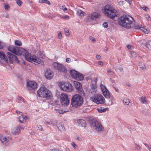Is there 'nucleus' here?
<instances>
[{"instance_id": "nucleus-59", "label": "nucleus", "mask_w": 151, "mask_h": 151, "mask_svg": "<svg viewBox=\"0 0 151 151\" xmlns=\"http://www.w3.org/2000/svg\"><path fill=\"white\" fill-rule=\"evenodd\" d=\"M107 73H108V74H110L111 73H112V71H111V70H107Z\"/></svg>"}, {"instance_id": "nucleus-37", "label": "nucleus", "mask_w": 151, "mask_h": 151, "mask_svg": "<svg viewBox=\"0 0 151 151\" xmlns=\"http://www.w3.org/2000/svg\"><path fill=\"white\" fill-rule=\"evenodd\" d=\"M72 146L75 149H77L78 147L77 145L75 144L74 142H72L71 144Z\"/></svg>"}, {"instance_id": "nucleus-43", "label": "nucleus", "mask_w": 151, "mask_h": 151, "mask_svg": "<svg viewBox=\"0 0 151 151\" xmlns=\"http://www.w3.org/2000/svg\"><path fill=\"white\" fill-rule=\"evenodd\" d=\"M131 55L133 57H135L137 56V54L134 52H132L131 53Z\"/></svg>"}, {"instance_id": "nucleus-9", "label": "nucleus", "mask_w": 151, "mask_h": 151, "mask_svg": "<svg viewBox=\"0 0 151 151\" xmlns=\"http://www.w3.org/2000/svg\"><path fill=\"white\" fill-rule=\"evenodd\" d=\"M52 65L55 69L60 72L65 73L67 71L65 67L62 64L58 63L56 62H54L52 64Z\"/></svg>"}, {"instance_id": "nucleus-57", "label": "nucleus", "mask_w": 151, "mask_h": 151, "mask_svg": "<svg viewBox=\"0 0 151 151\" xmlns=\"http://www.w3.org/2000/svg\"><path fill=\"white\" fill-rule=\"evenodd\" d=\"M63 17L66 19H69V17L68 16H64Z\"/></svg>"}, {"instance_id": "nucleus-10", "label": "nucleus", "mask_w": 151, "mask_h": 151, "mask_svg": "<svg viewBox=\"0 0 151 151\" xmlns=\"http://www.w3.org/2000/svg\"><path fill=\"white\" fill-rule=\"evenodd\" d=\"M61 103L63 106H67L69 104L70 100L68 96L65 93H62L61 97Z\"/></svg>"}, {"instance_id": "nucleus-19", "label": "nucleus", "mask_w": 151, "mask_h": 151, "mask_svg": "<svg viewBox=\"0 0 151 151\" xmlns=\"http://www.w3.org/2000/svg\"><path fill=\"white\" fill-rule=\"evenodd\" d=\"M0 58L1 59L3 60L5 63L7 62L8 59L7 57L4 53L1 51H0Z\"/></svg>"}, {"instance_id": "nucleus-7", "label": "nucleus", "mask_w": 151, "mask_h": 151, "mask_svg": "<svg viewBox=\"0 0 151 151\" xmlns=\"http://www.w3.org/2000/svg\"><path fill=\"white\" fill-rule=\"evenodd\" d=\"M60 84L61 88L64 91L70 92L72 91L73 89L72 84L68 82H61Z\"/></svg>"}, {"instance_id": "nucleus-27", "label": "nucleus", "mask_w": 151, "mask_h": 151, "mask_svg": "<svg viewBox=\"0 0 151 151\" xmlns=\"http://www.w3.org/2000/svg\"><path fill=\"white\" fill-rule=\"evenodd\" d=\"M141 102L145 104H147L148 103V101L147 100L146 98L143 97L142 96L141 97Z\"/></svg>"}, {"instance_id": "nucleus-31", "label": "nucleus", "mask_w": 151, "mask_h": 151, "mask_svg": "<svg viewBox=\"0 0 151 151\" xmlns=\"http://www.w3.org/2000/svg\"><path fill=\"white\" fill-rule=\"evenodd\" d=\"M146 46L148 49H151V41H149L147 42Z\"/></svg>"}, {"instance_id": "nucleus-48", "label": "nucleus", "mask_w": 151, "mask_h": 151, "mask_svg": "<svg viewBox=\"0 0 151 151\" xmlns=\"http://www.w3.org/2000/svg\"><path fill=\"white\" fill-rule=\"evenodd\" d=\"M97 63L99 65H100L101 66H103L104 65V63L102 61H98Z\"/></svg>"}, {"instance_id": "nucleus-52", "label": "nucleus", "mask_w": 151, "mask_h": 151, "mask_svg": "<svg viewBox=\"0 0 151 151\" xmlns=\"http://www.w3.org/2000/svg\"><path fill=\"white\" fill-rule=\"evenodd\" d=\"M44 3L46 4L49 5H50L51 4L50 2L49 1L47 0H45V2Z\"/></svg>"}, {"instance_id": "nucleus-25", "label": "nucleus", "mask_w": 151, "mask_h": 151, "mask_svg": "<svg viewBox=\"0 0 151 151\" xmlns=\"http://www.w3.org/2000/svg\"><path fill=\"white\" fill-rule=\"evenodd\" d=\"M78 73L76 71L74 70H71L70 73L73 78L75 79Z\"/></svg>"}, {"instance_id": "nucleus-20", "label": "nucleus", "mask_w": 151, "mask_h": 151, "mask_svg": "<svg viewBox=\"0 0 151 151\" xmlns=\"http://www.w3.org/2000/svg\"><path fill=\"white\" fill-rule=\"evenodd\" d=\"M78 123L79 126H81L83 127H86V122L83 119H79L78 120Z\"/></svg>"}, {"instance_id": "nucleus-28", "label": "nucleus", "mask_w": 151, "mask_h": 151, "mask_svg": "<svg viewBox=\"0 0 151 151\" xmlns=\"http://www.w3.org/2000/svg\"><path fill=\"white\" fill-rule=\"evenodd\" d=\"M141 30L144 33L146 34H148L150 31L148 29H146L145 27H141Z\"/></svg>"}, {"instance_id": "nucleus-46", "label": "nucleus", "mask_w": 151, "mask_h": 151, "mask_svg": "<svg viewBox=\"0 0 151 151\" xmlns=\"http://www.w3.org/2000/svg\"><path fill=\"white\" fill-rule=\"evenodd\" d=\"M37 129L41 131L42 129V128L41 126L40 125H37Z\"/></svg>"}, {"instance_id": "nucleus-45", "label": "nucleus", "mask_w": 151, "mask_h": 151, "mask_svg": "<svg viewBox=\"0 0 151 151\" xmlns=\"http://www.w3.org/2000/svg\"><path fill=\"white\" fill-rule=\"evenodd\" d=\"M60 8L61 9H62L64 11L66 10L67 9V8L64 5L61 6Z\"/></svg>"}, {"instance_id": "nucleus-15", "label": "nucleus", "mask_w": 151, "mask_h": 151, "mask_svg": "<svg viewBox=\"0 0 151 151\" xmlns=\"http://www.w3.org/2000/svg\"><path fill=\"white\" fill-rule=\"evenodd\" d=\"M53 73L51 70L48 69L46 70L45 73V76L46 79H50L53 78Z\"/></svg>"}, {"instance_id": "nucleus-55", "label": "nucleus", "mask_w": 151, "mask_h": 151, "mask_svg": "<svg viewBox=\"0 0 151 151\" xmlns=\"http://www.w3.org/2000/svg\"><path fill=\"white\" fill-rule=\"evenodd\" d=\"M126 1L128 2L130 4H131V3L132 2V0H125Z\"/></svg>"}, {"instance_id": "nucleus-21", "label": "nucleus", "mask_w": 151, "mask_h": 151, "mask_svg": "<svg viewBox=\"0 0 151 151\" xmlns=\"http://www.w3.org/2000/svg\"><path fill=\"white\" fill-rule=\"evenodd\" d=\"M19 120L21 123H23L26 122L28 118L26 116H24L22 114L19 117Z\"/></svg>"}, {"instance_id": "nucleus-18", "label": "nucleus", "mask_w": 151, "mask_h": 151, "mask_svg": "<svg viewBox=\"0 0 151 151\" xmlns=\"http://www.w3.org/2000/svg\"><path fill=\"white\" fill-rule=\"evenodd\" d=\"M21 127L20 126H18L12 129V132L15 134H19L20 133V128Z\"/></svg>"}, {"instance_id": "nucleus-64", "label": "nucleus", "mask_w": 151, "mask_h": 151, "mask_svg": "<svg viewBox=\"0 0 151 151\" xmlns=\"http://www.w3.org/2000/svg\"><path fill=\"white\" fill-rule=\"evenodd\" d=\"M148 149L150 151H151V146L150 147H148Z\"/></svg>"}, {"instance_id": "nucleus-5", "label": "nucleus", "mask_w": 151, "mask_h": 151, "mask_svg": "<svg viewBox=\"0 0 151 151\" xmlns=\"http://www.w3.org/2000/svg\"><path fill=\"white\" fill-rule=\"evenodd\" d=\"M83 102L82 98L78 94L74 95L71 99V104L73 107H77L80 106Z\"/></svg>"}, {"instance_id": "nucleus-32", "label": "nucleus", "mask_w": 151, "mask_h": 151, "mask_svg": "<svg viewBox=\"0 0 151 151\" xmlns=\"http://www.w3.org/2000/svg\"><path fill=\"white\" fill-rule=\"evenodd\" d=\"M97 109L98 111L100 113L105 112L106 111V109H103L101 107L98 108Z\"/></svg>"}, {"instance_id": "nucleus-44", "label": "nucleus", "mask_w": 151, "mask_h": 151, "mask_svg": "<svg viewBox=\"0 0 151 151\" xmlns=\"http://www.w3.org/2000/svg\"><path fill=\"white\" fill-rule=\"evenodd\" d=\"M103 27L105 28H107L108 27L107 23L106 22H104L103 24Z\"/></svg>"}, {"instance_id": "nucleus-63", "label": "nucleus", "mask_w": 151, "mask_h": 151, "mask_svg": "<svg viewBox=\"0 0 151 151\" xmlns=\"http://www.w3.org/2000/svg\"><path fill=\"white\" fill-rule=\"evenodd\" d=\"M65 151H70V150L69 148H66L65 149Z\"/></svg>"}, {"instance_id": "nucleus-14", "label": "nucleus", "mask_w": 151, "mask_h": 151, "mask_svg": "<svg viewBox=\"0 0 151 151\" xmlns=\"http://www.w3.org/2000/svg\"><path fill=\"white\" fill-rule=\"evenodd\" d=\"M43 122H45L48 125L53 126H55L57 123V122L55 121H54L52 119L48 118H45L43 120Z\"/></svg>"}, {"instance_id": "nucleus-49", "label": "nucleus", "mask_w": 151, "mask_h": 151, "mask_svg": "<svg viewBox=\"0 0 151 151\" xmlns=\"http://www.w3.org/2000/svg\"><path fill=\"white\" fill-rule=\"evenodd\" d=\"M127 47L129 49H131L133 48V47L131 45H127Z\"/></svg>"}, {"instance_id": "nucleus-34", "label": "nucleus", "mask_w": 151, "mask_h": 151, "mask_svg": "<svg viewBox=\"0 0 151 151\" xmlns=\"http://www.w3.org/2000/svg\"><path fill=\"white\" fill-rule=\"evenodd\" d=\"M77 13L78 15L80 16L81 17L82 15L83 16L84 15L83 14V12L81 10L78 9L77 10Z\"/></svg>"}, {"instance_id": "nucleus-50", "label": "nucleus", "mask_w": 151, "mask_h": 151, "mask_svg": "<svg viewBox=\"0 0 151 151\" xmlns=\"http://www.w3.org/2000/svg\"><path fill=\"white\" fill-rule=\"evenodd\" d=\"M96 58L97 59L99 60H101V56L99 55H97L96 56Z\"/></svg>"}, {"instance_id": "nucleus-56", "label": "nucleus", "mask_w": 151, "mask_h": 151, "mask_svg": "<svg viewBox=\"0 0 151 151\" xmlns=\"http://www.w3.org/2000/svg\"><path fill=\"white\" fill-rule=\"evenodd\" d=\"M16 112L17 113V114H20L21 115H22V113L21 112H20L19 111H16Z\"/></svg>"}, {"instance_id": "nucleus-6", "label": "nucleus", "mask_w": 151, "mask_h": 151, "mask_svg": "<svg viewBox=\"0 0 151 151\" xmlns=\"http://www.w3.org/2000/svg\"><path fill=\"white\" fill-rule=\"evenodd\" d=\"M92 127L93 129L97 132H102L104 130V128L101 124L95 120L92 121Z\"/></svg>"}, {"instance_id": "nucleus-39", "label": "nucleus", "mask_w": 151, "mask_h": 151, "mask_svg": "<svg viewBox=\"0 0 151 151\" xmlns=\"http://www.w3.org/2000/svg\"><path fill=\"white\" fill-rule=\"evenodd\" d=\"M4 7L5 10H8L9 8V6L8 4H4Z\"/></svg>"}, {"instance_id": "nucleus-8", "label": "nucleus", "mask_w": 151, "mask_h": 151, "mask_svg": "<svg viewBox=\"0 0 151 151\" xmlns=\"http://www.w3.org/2000/svg\"><path fill=\"white\" fill-rule=\"evenodd\" d=\"M91 99L97 104H104L105 102L104 98L102 95L100 94L91 97Z\"/></svg>"}, {"instance_id": "nucleus-24", "label": "nucleus", "mask_w": 151, "mask_h": 151, "mask_svg": "<svg viewBox=\"0 0 151 151\" xmlns=\"http://www.w3.org/2000/svg\"><path fill=\"white\" fill-rule=\"evenodd\" d=\"M83 75L82 74L78 73L77 74V75L75 79L78 81H81L83 80Z\"/></svg>"}, {"instance_id": "nucleus-17", "label": "nucleus", "mask_w": 151, "mask_h": 151, "mask_svg": "<svg viewBox=\"0 0 151 151\" xmlns=\"http://www.w3.org/2000/svg\"><path fill=\"white\" fill-rule=\"evenodd\" d=\"M100 16V14L96 12L93 13L88 16L89 19L91 18L92 19H93L96 18H99Z\"/></svg>"}, {"instance_id": "nucleus-42", "label": "nucleus", "mask_w": 151, "mask_h": 151, "mask_svg": "<svg viewBox=\"0 0 151 151\" xmlns=\"http://www.w3.org/2000/svg\"><path fill=\"white\" fill-rule=\"evenodd\" d=\"M16 2L17 4L19 6H20L22 3V1L20 0H16Z\"/></svg>"}, {"instance_id": "nucleus-35", "label": "nucleus", "mask_w": 151, "mask_h": 151, "mask_svg": "<svg viewBox=\"0 0 151 151\" xmlns=\"http://www.w3.org/2000/svg\"><path fill=\"white\" fill-rule=\"evenodd\" d=\"M139 66L142 70H145L146 69L145 65L144 64L140 63L139 65Z\"/></svg>"}, {"instance_id": "nucleus-13", "label": "nucleus", "mask_w": 151, "mask_h": 151, "mask_svg": "<svg viewBox=\"0 0 151 151\" xmlns=\"http://www.w3.org/2000/svg\"><path fill=\"white\" fill-rule=\"evenodd\" d=\"M6 54L10 62H13L15 61L17 63L19 62V60H18L17 57L14 54L9 52H7Z\"/></svg>"}, {"instance_id": "nucleus-54", "label": "nucleus", "mask_w": 151, "mask_h": 151, "mask_svg": "<svg viewBox=\"0 0 151 151\" xmlns=\"http://www.w3.org/2000/svg\"><path fill=\"white\" fill-rule=\"evenodd\" d=\"M45 0H39V2L41 3H44Z\"/></svg>"}, {"instance_id": "nucleus-51", "label": "nucleus", "mask_w": 151, "mask_h": 151, "mask_svg": "<svg viewBox=\"0 0 151 151\" xmlns=\"http://www.w3.org/2000/svg\"><path fill=\"white\" fill-rule=\"evenodd\" d=\"M66 62L68 63H69L71 61V59L70 58H67L66 59Z\"/></svg>"}, {"instance_id": "nucleus-36", "label": "nucleus", "mask_w": 151, "mask_h": 151, "mask_svg": "<svg viewBox=\"0 0 151 151\" xmlns=\"http://www.w3.org/2000/svg\"><path fill=\"white\" fill-rule=\"evenodd\" d=\"M15 44L16 45L21 46L22 44L21 41L18 40H16L15 41Z\"/></svg>"}, {"instance_id": "nucleus-12", "label": "nucleus", "mask_w": 151, "mask_h": 151, "mask_svg": "<svg viewBox=\"0 0 151 151\" xmlns=\"http://www.w3.org/2000/svg\"><path fill=\"white\" fill-rule=\"evenodd\" d=\"M27 86L29 90H34L37 88V83L34 81H31L27 83Z\"/></svg>"}, {"instance_id": "nucleus-1", "label": "nucleus", "mask_w": 151, "mask_h": 151, "mask_svg": "<svg viewBox=\"0 0 151 151\" xmlns=\"http://www.w3.org/2000/svg\"><path fill=\"white\" fill-rule=\"evenodd\" d=\"M8 49L9 51L17 55H23L26 60L36 65H39L43 63L39 58L33 55L29 54L27 51L22 48L11 46L8 48Z\"/></svg>"}, {"instance_id": "nucleus-62", "label": "nucleus", "mask_w": 151, "mask_h": 151, "mask_svg": "<svg viewBox=\"0 0 151 151\" xmlns=\"http://www.w3.org/2000/svg\"><path fill=\"white\" fill-rule=\"evenodd\" d=\"M148 9V8H147V7H145V9H144V10H145V11H147V9Z\"/></svg>"}, {"instance_id": "nucleus-23", "label": "nucleus", "mask_w": 151, "mask_h": 151, "mask_svg": "<svg viewBox=\"0 0 151 151\" xmlns=\"http://www.w3.org/2000/svg\"><path fill=\"white\" fill-rule=\"evenodd\" d=\"M123 102L124 105L127 107H129L131 105L129 100L127 99H124L123 100Z\"/></svg>"}, {"instance_id": "nucleus-26", "label": "nucleus", "mask_w": 151, "mask_h": 151, "mask_svg": "<svg viewBox=\"0 0 151 151\" xmlns=\"http://www.w3.org/2000/svg\"><path fill=\"white\" fill-rule=\"evenodd\" d=\"M103 93L106 98L109 99L110 98V93L108 90L103 92Z\"/></svg>"}, {"instance_id": "nucleus-38", "label": "nucleus", "mask_w": 151, "mask_h": 151, "mask_svg": "<svg viewBox=\"0 0 151 151\" xmlns=\"http://www.w3.org/2000/svg\"><path fill=\"white\" fill-rule=\"evenodd\" d=\"M65 34L66 36H68L69 35V32L68 29L65 28L64 29Z\"/></svg>"}, {"instance_id": "nucleus-16", "label": "nucleus", "mask_w": 151, "mask_h": 151, "mask_svg": "<svg viewBox=\"0 0 151 151\" xmlns=\"http://www.w3.org/2000/svg\"><path fill=\"white\" fill-rule=\"evenodd\" d=\"M1 143L5 146H8L9 144V139L6 137L4 136H1L0 137Z\"/></svg>"}, {"instance_id": "nucleus-22", "label": "nucleus", "mask_w": 151, "mask_h": 151, "mask_svg": "<svg viewBox=\"0 0 151 151\" xmlns=\"http://www.w3.org/2000/svg\"><path fill=\"white\" fill-rule=\"evenodd\" d=\"M59 130L61 132H63L65 130V128L64 125L56 123L55 125Z\"/></svg>"}, {"instance_id": "nucleus-60", "label": "nucleus", "mask_w": 151, "mask_h": 151, "mask_svg": "<svg viewBox=\"0 0 151 151\" xmlns=\"http://www.w3.org/2000/svg\"><path fill=\"white\" fill-rule=\"evenodd\" d=\"M136 148L138 150H139V149H140L139 147L137 145Z\"/></svg>"}, {"instance_id": "nucleus-29", "label": "nucleus", "mask_w": 151, "mask_h": 151, "mask_svg": "<svg viewBox=\"0 0 151 151\" xmlns=\"http://www.w3.org/2000/svg\"><path fill=\"white\" fill-rule=\"evenodd\" d=\"M100 87L102 92L108 91L107 88H106L105 86L103 84H101L100 85Z\"/></svg>"}, {"instance_id": "nucleus-2", "label": "nucleus", "mask_w": 151, "mask_h": 151, "mask_svg": "<svg viewBox=\"0 0 151 151\" xmlns=\"http://www.w3.org/2000/svg\"><path fill=\"white\" fill-rule=\"evenodd\" d=\"M102 11L106 15L114 20L116 21L119 18L118 14L116 11L109 5H106L102 9Z\"/></svg>"}, {"instance_id": "nucleus-33", "label": "nucleus", "mask_w": 151, "mask_h": 151, "mask_svg": "<svg viewBox=\"0 0 151 151\" xmlns=\"http://www.w3.org/2000/svg\"><path fill=\"white\" fill-rule=\"evenodd\" d=\"M142 26L140 24H137L136 25L134 24V26L133 27L134 29H140L141 30V27H142Z\"/></svg>"}, {"instance_id": "nucleus-11", "label": "nucleus", "mask_w": 151, "mask_h": 151, "mask_svg": "<svg viewBox=\"0 0 151 151\" xmlns=\"http://www.w3.org/2000/svg\"><path fill=\"white\" fill-rule=\"evenodd\" d=\"M75 88L77 90L78 93L81 96H84L85 93L82 87L81 84L77 81L73 82Z\"/></svg>"}, {"instance_id": "nucleus-47", "label": "nucleus", "mask_w": 151, "mask_h": 151, "mask_svg": "<svg viewBox=\"0 0 151 151\" xmlns=\"http://www.w3.org/2000/svg\"><path fill=\"white\" fill-rule=\"evenodd\" d=\"M145 17L147 19L148 21L150 20V16L148 14H146L145 15Z\"/></svg>"}, {"instance_id": "nucleus-40", "label": "nucleus", "mask_w": 151, "mask_h": 151, "mask_svg": "<svg viewBox=\"0 0 151 151\" xmlns=\"http://www.w3.org/2000/svg\"><path fill=\"white\" fill-rule=\"evenodd\" d=\"M89 39L91 40L92 42H96V40L92 36H90L89 37Z\"/></svg>"}, {"instance_id": "nucleus-41", "label": "nucleus", "mask_w": 151, "mask_h": 151, "mask_svg": "<svg viewBox=\"0 0 151 151\" xmlns=\"http://www.w3.org/2000/svg\"><path fill=\"white\" fill-rule=\"evenodd\" d=\"M58 37L60 39H61L62 38V35L60 32H58Z\"/></svg>"}, {"instance_id": "nucleus-3", "label": "nucleus", "mask_w": 151, "mask_h": 151, "mask_svg": "<svg viewBox=\"0 0 151 151\" xmlns=\"http://www.w3.org/2000/svg\"><path fill=\"white\" fill-rule=\"evenodd\" d=\"M119 24L126 28H132L134 26V21L130 16H123L120 18L119 22Z\"/></svg>"}, {"instance_id": "nucleus-61", "label": "nucleus", "mask_w": 151, "mask_h": 151, "mask_svg": "<svg viewBox=\"0 0 151 151\" xmlns=\"http://www.w3.org/2000/svg\"><path fill=\"white\" fill-rule=\"evenodd\" d=\"M119 3L120 4H122V5H123L124 3V2L123 1H119Z\"/></svg>"}, {"instance_id": "nucleus-4", "label": "nucleus", "mask_w": 151, "mask_h": 151, "mask_svg": "<svg viewBox=\"0 0 151 151\" xmlns=\"http://www.w3.org/2000/svg\"><path fill=\"white\" fill-rule=\"evenodd\" d=\"M38 96L42 98L50 99L52 97V94L50 91L45 87H41L37 91Z\"/></svg>"}, {"instance_id": "nucleus-58", "label": "nucleus", "mask_w": 151, "mask_h": 151, "mask_svg": "<svg viewBox=\"0 0 151 151\" xmlns=\"http://www.w3.org/2000/svg\"><path fill=\"white\" fill-rule=\"evenodd\" d=\"M117 70H119L120 71L122 72L123 71V69L122 68L120 67L119 68L117 69Z\"/></svg>"}, {"instance_id": "nucleus-30", "label": "nucleus", "mask_w": 151, "mask_h": 151, "mask_svg": "<svg viewBox=\"0 0 151 151\" xmlns=\"http://www.w3.org/2000/svg\"><path fill=\"white\" fill-rule=\"evenodd\" d=\"M55 110L56 111V112L59 114H63L66 111L62 110L60 109H55Z\"/></svg>"}, {"instance_id": "nucleus-53", "label": "nucleus", "mask_w": 151, "mask_h": 151, "mask_svg": "<svg viewBox=\"0 0 151 151\" xmlns=\"http://www.w3.org/2000/svg\"><path fill=\"white\" fill-rule=\"evenodd\" d=\"M51 150V151H59L58 149H56L55 148L52 149Z\"/></svg>"}]
</instances>
